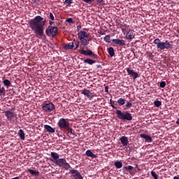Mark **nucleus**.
Wrapping results in <instances>:
<instances>
[{
  "mask_svg": "<svg viewBox=\"0 0 179 179\" xmlns=\"http://www.w3.org/2000/svg\"><path fill=\"white\" fill-rule=\"evenodd\" d=\"M57 125L61 131H65L70 126L69 120L64 117L60 118L57 122Z\"/></svg>",
  "mask_w": 179,
  "mask_h": 179,
  "instance_id": "obj_5",
  "label": "nucleus"
},
{
  "mask_svg": "<svg viewBox=\"0 0 179 179\" xmlns=\"http://www.w3.org/2000/svg\"><path fill=\"white\" fill-rule=\"evenodd\" d=\"M66 22L67 23H73V20L72 18H67Z\"/></svg>",
  "mask_w": 179,
  "mask_h": 179,
  "instance_id": "obj_44",
  "label": "nucleus"
},
{
  "mask_svg": "<svg viewBox=\"0 0 179 179\" xmlns=\"http://www.w3.org/2000/svg\"><path fill=\"white\" fill-rule=\"evenodd\" d=\"M42 110L45 113H51V111H54L55 110V105L52 102L48 103H43L42 106Z\"/></svg>",
  "mask_w": 179,
  "mask_h": 179,
  "instance_id": "obj_7",
  "label": "nucleus"
},
{
  "mask_svg": "<svg viewBox=\"0 0 179 179\" xmlns=\"http://www.w3.org/2000/svg\"><path fill=\"white\" fill-rule=\"evenodd\" d=\"M47 22V20L40 15L34 17L28 22L30 29L38 38H41L44 36L45 27Z\"/></svg>",
  "mask_w": 179,
  "mask_h": 179,
  "instance_id": "obj_1",
  "label": "nucleus"
},
{
  "mask_svg": "<svg viewBox=\"0 0 179 179\" xmlns=\"http://www.w3.org/2000/svg\"><path fill=\"white\" fill-rule=\"evenodd\" d=\"M69 173L71 174L75 179H83L80 173L76 169L71 170Z\"/></svg>",
  "mask_w": 179,
  "mask_h": 179,
  "instance_id": "obj_10",
  "label": "nucleus"
},
{
  "mask_svg": "<svg viewBox=\"0 0 179 179\" xmlns=\"http://www.w3.org/2000/svg\"><path fill=\"white\" fill-rule=\"evenodd\" d=\"M49 24H50L49 26H52V24H54V22L50 21Z\"/></svg>",
  "mask_w": 179,
  "mask_h": 179,
  "instance_id": "obj_48",
  "label": "nucleus"
},
{
  "mask_svg": "<svg viewBox=\"0 0 179 179\" xmlns=\"http://www.w3.org/2000/svg\"><path fill=\"white\" fill-rule=\"evenodd\" d=\"M44 129L50 134H54V132H55V129L48 124H45Z\"/></svg>",
  "mask_w": 179,
  "mask_h": 179,
  "instance_id": "obj_19",
  "label": "nucleus"
},
{
  "mask_svg": "<svg viewBox=\"0 0 179 179\" xmlns=\"http://www.w3.org/2000/svg\"><path fill=\"white\" fill-rule=\"evenodd\" d=\"M84 64H88V65H93V64H96V60H93L92 59H86L84 60Z\"/></svg>",
  "mask_w": 179,
  "mask_h": 179,
  "instance_id": "obj_25",
  "label": "nucleus"
},
{
  "mask_svg": "<svg viewBox=\"0 0 179 179\" xmlns=\"http://www.w3.org/2000/svg\"><path fill=\"white\" fill-rule=\"evenodd\" d=\"M63 169H65V170H69V169H72V167H71V164H69V163L66 162V164L64 165Z\"/></svg>",
  "mask_w": 179,
  "mask_h": 179,
  "instance_id": "obj_36",
  "label": "nucleus"
},
{
  "mask_svg": "<svg viewBox=\"0 0 179 179\" xmlns=\"http://www.w3.org/2000/svg\"><path fill=\"white\" fill-rule=\"evenodd\" d=\"M114 166H115V167H116V169H122V162H121L120 161H117L114 163Z\"/></svg>",
  "mask_w": 179,
  "mask_h": 179,
  "instance_id": "obj_28",
  "label": "nucleus"
},
{
  "mask_svg": "<svg viewBox=\"0 0 179 179\" xmlns=\"http://www.w3.org/2000/svg\"><path fill=\"white\" fill-rule=\"evenodd\" d=\"M81 41V44H83V45H89L90 43H89V40L86 39V38H82L80 39Z\"/></svg>",
  "mask_w": 179,
  "mask_h": 179,
  "instance_id": "obj_30",
  "label": "nucleus"
},
{
  "mask_svg": "<svg viewBox=\"0 0 179 179\" xmlns=\"http://www.w3.org/2000/svg\"><path fill=\"white\" fill-rule=\"evenodd\" d=\"M176 124H179V119L177 120Z\"/></svg>",
  "mask_w": 179,
  "mask_h": 179,
  "instance_id": "obj_51",
  "label": "nucleus"
},
{
  "mask_svg": "<svg viewBox=\"0 0 179 179\" xmlns=\"http://www.w3.org/2000/svg\"><path fill=\"white\" fill-rule=\"evenodd\" d=\"M49 17H50V19H51L52 20H55V17H54V15L52 14V13H50Z\"/></svg>",
  "mask_w": 179,
  "mask_h": 179,
  "instance_id": "obj_42",
  "label": "nucleus"
},
{
  "mask_svg": "<svg viewBox=\"0 0 179 179\" xmlns=\"http://www.w3.org/2000/svg\"><path fill=\"white\" fill-rule=\"evenodd\" d=\"M126 71L127 72V75H129V76H131L134 80H136L138 79V78H139V75L137 72H135L134 69H131V68L128 67L126 69Z\"/></svg>",
  "mask_w": 179,
  "mask_h": 179,
  "instance_id": "obj_8",
  "label": "nucleus"
},
{
  "mask_svg": "<svg viewBox=\"0 0 179 179\" xmlns=\"http://www.w3.org/2000/svg\"><path fill=\"white\" fill-rule=\"evenodd\" d=\"M4 115L7 117L8 121H12L15 118V113L13 109H9L4 112Z\"/></svg>",
  "mask_w": 179,
  "mask_h": 179,
  "instance_id": "obj_9",
  "label": "nucleus"
},
{
  "mask_svg": "<svg viewBox=\"0 0 179 179\" xmlns=\"http://www.w3.org/2000/svg\"><path fill=\"white\" fill-rule=\"evenodd\" d=\"M85 3H92V2H94V0H83Z\"/></svg>",
  "mask_w": 179,
  "mask_h": 179,
  "instance_id": "obj_43",
  "label": "nucleus"
},
{
  "mask_svg": "<svg viewBox=\"0 0 179 179\" xmlns=\"http://www.w3.org/2000/svg\"><path fill=\"white\" fill-rule=\"evenodd\" d=\"M3 83L4 86H6V87H10V86L11 85V83L8 79L4 80L3 81Z\"/></svg>",
  "mask_w": 179,
  "mask_h": 179,
  "instance_id": "obj_33",
  "label": "nucleus"
},
{
  "mask_svg": "<svg viewBox=\"0 0 179 179\" xmlns=\"http://www.w3.org/2000/svg\"><path fill=\"white\" fill-rule=\"evenodd\" d=\"M113 43L120 47H124L125 45V41L124 39H113Z\"/></svg>",
  "mask_w": 179,
  "mask_h": 179,
  "instance_id": "obj_14",
  "label": "nucleus"
},
{
  "mask_svg": "<svg viewBox=\"0 0 179 179\" xmlns=\"http://www.w3.org/2000/svg\"><path fill=\"white\" fill-rule=\"evenodd\" d=\"M153 44L157 45V48L158 50H172L173 45L170 44V42L169 41H166L165 42H162L160 39L156 38L153 41Z\"/></svg>",
  "mask_w": 179,
  "mask_h": 179,
  "instance_id": "obj_2",
  "label": "nucleus"
},
{
  "mask_svg": "<svg viewBox=\"0 0 179 179\" xmlns=\"http://www.w3.org/2000/svg\"><path fill=\"white\" fill-rule=\"evenodd\" d=\"M118 27L121 29L123 34H125V33L129 30V25L124 23V22H120L117 24Z\"/></svg>",
  "mask_w": 179,
  "mask_h": 179,
  "instance_id": "obj_12",
  "label": "nucleus"
},
{
  "mask_svg": "<svg viewBox=\"0 0 179 179\" xmlns=\"http://www.w3.org/2000/svg\"><path fill=\"white\" fill-rule=\"evenodd\" d=\"M81 94H84V96H86L87 99H89V100H92V99L94 97L93 93H92L90 90L86 89L81 90Z\"/></svg>",
  "mask_w": 179,
  "mask_h": 179,
  "instance_id": "obj_11",
  "label": "nucleus"
},
{
  "mask_svg": "<svg viewBox=\"0 0 179 179\" xmlns=\"http://www.w3.org/2000/svg\"><path fill=\"white\" fill-rule=\"evenodd\" d=\"M104 41H106V43H111V39L110 38V35H106L104 38H103Z\"/></svg>",
  "mask_w": 179,
  "mask_h": 179,
  "instance_id": "obj_34",
  "label": "nucleus"
},
{
  "mask_svg": "<svg viewBox=\"0 0 179 179\" xmlns=\"http://www.w3.org/2000/svg\"><path fill=\"white\" fill-rule=\"evenodd\" d=\"M115 114L117 118L122 121H132V115L128 111L122 112L121 110H117Z\"/></svg>",
  "mask_w": 179,
  "mask_h": 179,
  "instance_id": "obj_3",
  "label": "nucleus"
},
{
  "mask_svg": "<svg viewBox=\"0 0 179 179\" xmlns=\"http://www.w3.org/2000/svg\"><path fill=\"white\" fill-rule=\"evenodd\" d=\"M0 93H3V94H5V88L3 87L0 88Z\"/></svg>",
  "mask_w": 179,
  "mask_h": 179,
  "instance_id": "obj_45",
  "label": "nucleus"
},
{
  "mask_svg": "<svg viewBox=\"0 0 179 179\" xmlns=\"http://www.w3.org/2000/svg\"><path fill=\"white\" fill-rule=\"evenodd\" d=\"M79 52L80 54H82L85 57H90V58H95V59H97V58H99V56L94 54V52H93V51H92V50L90 49H87V50L83 49L79 50Z\"/></svg>",
  "mask_w": 179,
  "mask_h": 179,
  "instance_id": "obj_6",
  "label": "nucleus"
},
{
  "mask_svg": "<svg viewBox=\"0 0 179 179\" xmlns=\"http://www.w3.org/2000/svg\"><path fill=\"white\" fill-rule=\"evenodd\" d=\"M27 171H28V173H30V174H31V176H34L35 177H37L38 176L40 175V172H38L37 171H34L33 169H28Z\"/></svg>",
  "mask_w": 179,
  "mask_h": 179,
  "instance_id": "obj_22",
  "label": "nucleus"
},
{
  "mask_svg": "<svg viewBox=\"0 0 179 179\" xmlns=\"http://www.w3.org/2000/svg\"><path fill=\"white\" fill-rule=\"evenodd\" d=\"M85 155L87 157H92V159H96L97 157V155H94L90 150H87L85 152Z\"/></svg>",
  "mask_w": 179,
  "mask_h": 179,
  "instance_id": "obj_21",
  "label": "nucleus"
},
{
  "mask_svg": "<svg viewBox=\"0 0 179 179\" xmlns=\"http://www.w3.org/2000/svg\"><path fill=\"white\" fill-rule=\"evenodd\" d=\"M125 34L127 40H134V38H135V33H134V30L131 29H129Z\"/></svg>",
  "mask_w": 179,
  "mask_h": 179,
  "instance_id": "obj_13",
  "label": "nucleus"
},
{
  "mask_svg": "<svg viewBox=\"0 0 179 179\" xmlns=\"http://www.w3.org/2000/svg\"><path fill=\"white\" fill-rule=\"evenodd\" d=\"M151 176L154 178V179H159V175L156 173L155 171H151Z\"/></svg>",
  "mask_w": 179,
  "mask_h": 179,
  "instance_id": "obj_35",
  "label": "nucleus"
},
{
  "mask_svg": "<svg viewBox=\"0 0 179 179\" xmlns=\"http://www.w3.org/2000/svg\"><path fill=\"white\" fill-rule=\"evenodd\" d=\"M140 138L145 139V142H148L149 143H150L152 141V137L150 136L145 134H140Z\"/></svg>",
  "mask_w": 179,
  "mask_h": 179,
  "instance_id": "obj_17",
  "label": "nucleus"
},
{
  "mask_svg": "<svg viewBox=\"0 0 179 179\" xmlns=\"http://www.w3.org/2000/svg\"><path fill=\"white\" fill-rule=\"evenodd\" d=\"M108 52L110 57H114L115 55V52L114 51V48L110 47L108 48Z\"/></svg>",
  "mask_w": 179,
  "mask_h": 179,
  "instance_id": "obj_24",
  "label": "nucleus"
},
{
  "mask_svg": "<svg viewBox=\"0 0 179 179\" xmlns=\"http://www.w3.org/2000/svg\"><path fill=\"white\" fill-rule=\"evenodd\" d=\"M126 107H127V108H131V107H132V103L127 102L126 104Z\"/></svg>",
  "mask_w": 179,
  "mask_h": 179,
  "instance_id": "obj_41",
  "label": "nucleus"
},
{
  "mask_svg": "<svg viewBox=\"0 0 179 179\" xmlns=\"http://www.w3.org/2000/svg\"><path fill=\"white\" fill-rule=\"evenodd\" d=\"M110 104L111 105V107H113V108L117 109V107L114 106V101H113V99H110Z\"/></svg>",
  "mask_w": 179,
  "mask_h": 179,
  "instance_id": "obj_40",
  "label": "nucleus"
},
{
  "mask_svg": "<svg viewBox=\"0 0 179 179\" xmlns=\"http://www.w3.org/2000/svg\"><path fill=\"white\" fill-rule=\"evenodd\" d=\"M103 34H104V33H101V36H103Z\"/></svg>",
  "mask_w": 179,
  "mask_h": 179,
  "instance_id": "obj_52",
  "label": "nucleus"
},
{
  "mask_svg": "<svg viewBox=\"0 0 179 179\" xmlns=\"http://www.w3.org/2000/svg\"><path fill=\"white\" fill-rule=\"evenodd\" d=\"M159 87L162 89H164V87H166V82L162 81L159 84Z\"/></svg>",
  "mask_w": 179,
  "mask_h": 179,
  "instance_id": "obj_39",
  "label": "nucleus"
},
{
  "mask_svg": "<svg viewBox=\"0 0 179 179\" xmlns=\"http://www.w3.org/2000/svg\"><path fill=\"white\" fill-rule=\"evenodd\" d=\"M87 40H89V41H90V40H92L91 38H90V39H87Z\"/></svg>",
  "mask_w": 179,
  "mask_h": 179,
  "instance_id": "obj_54",
  "label": "nucleus"
},
{
  "mask_svg": "<svg viewBox=\"0 0 179 179\" xmlns=\"http://www.w3.org/2000/svg\"><path fill=\"white\" fill-rule=\"evenodd\" d=\"M64 3L66 5V6H70L72 3V0H65Z\"/></svg>",
  "mask_w": 179,
  "mask_h": 179,
  "instance_id": "obj_38",
  "label": "nucleus"
},
{
  "mask_svg": "<svg viewBox=\"0 0 179 179\" xmlns=\"http://www.w3.org/2000/svg\"><path fill=\"white\" fill-rule=\"evenodd\" d=\"M120 142L123 146H128V137L123 136L120 138Z\"/></svg>",
  "mask_w": 179,
  "mask_h": 179,
  "instance_id": "obj_18",
  "label": "nucleus"
},
{
  "mask_svg": "<svg viewBox=\"0 0 179 179\" xmlns=\"http://www.w3.org/2000/svg\"><path fill=\"white\" fill-rule=\"evenodd\" d=\"M138 171H141V169H138Z\"/></svg>",
  "mask_w": 179,
  "mask_h": 179,
  "instance_id": "obj_53",
  "label": "nucleus"
},
{
  "mask_svg": "<svg viewBox=\"0 0 179 179\" xmlns=\"http://www.w3.org/2000/svg\"><path fill=\"white\" fill-rule=\"evenodd\" d=\"M66 131H67V132L69 134V136H71V135H72L73 136V138H75V136H76V134H75V130H73L72 127H71V126L67 127Z\"/></svg>",
  "mask_w": 179,
  "mask_h": 179,
  "instance_id": "obj_20",
  "label": "nucleus"
},
{
  "mask_svg": "<svg viewBox=\"0 0 179 179\" xmlns=\"http://www.w3.org/2000/svg\"><path fill=\"white\" fill-rule=\"evenodd\" d=\"M154 106H155V107H160V106H162V101H155L154 102Z\"/></svg>",
  "mask_w": 179,
  "mask_h": 179,
  "instance_id": "obj_37",
  "label": "nucleus"
},
{
  "mask_svg": "<svg viewBox=\"0 0 179 179\" xmlns=\"http://www.w3.org/2000/svg\"><path fill=\"white\" fill-rule=\"evenodd\" d=\"M96 2H99V3H103V0H96Z\"/></svg>",
  "mask_w": 179,
  "mask_h": 179,
  "instance_id": "obj_49",
  "label": "nucleus"
},
{
  "mask_svg": "<svg viewBox=\"0 0 179 179\" xmlns=\"http://www.w3.org/2000/svg\"><path fill=\"white\" fill-rule=\"evenodd\" d=\"M173 179H179V175H178L177 176H174Z\"/></svg>",
  "mask_w": 179,
  "mask_h": 179,
  "instance_id": "obj_50",
  "label": "nucleus"
},
{
  "mask_svg": "<svg viewBox=\"0 0 179 179\" xmlns=\"http://www.w3.org/2000/svg\"><path fill=\"white\" fill-rule=\"evenodd\" d=\"M18 135L20 139H22V141H24L26 134H24V131L22 129H20L18 131Z\"/></svg>",
  "mask_w": 179,
  "mask_h": 179,
  "instance_id": "obj_23",
  "label": "nucleus"
},
{
  "mask_svg": "<svg viewBox=\"0 0 179 179\" xmlns=\"http://www.w3.org/2000/svg\"><path fill=\"white\" fill-rule=\"evenodd\" d=\"M50 156L55 160L54 161L52 159H50L51 162H53V163L57 164L58 160H59V155H58V153H57V152H50Z\"/></svg>",
  "mask_w": 179,
  "mask_h": 179,
  "instance_id": "obj_15",
  "label": "nucleus"
},
{
  "mask_svg": "<svg viewBox=\"0 0 179 179\" xmlns=\"http://www.w3.org/2000/svg\"><path fill=\"white\" fill-rule=\"evenodd\" d=\"M73 50H76L78 48V47H79V41H73Z\"/></svg>",
  "mask_w": 179,
  "mask_h": 179,
  "instance_id": "obj_32",
  "label": "nucleus"
},
{
  "mask_svg": "<svg viewBox=\"0 0 179 179\" xmlns=\"http://www.w3.org/2000/svg\"><path fill=\"white\" fill-rule=\"evenodd\" d=\"M90 36V34H87V32L85 31V38H89Z\"/></svg>",
  "mask_w": 179,
  "mask_h": 179,
  "instance_id": "obj_46",
  "label": "nucleus"
},
{
  "mask_svg": "<svg viewBox=\"0 0 179 179\" xmlns=\"http://www.w3.org/2000/svg\"><path fill=\"white\" fill-rule=\"evenodd\" d=\"M45 34L48 37H52V38H54L57 36V34H58V27L48 26L45 29Z\"/></svg>",
  "mask_w": 179,
  "mask_h": 179,
  "instance_id": "obj_4",
  "label": "nucleus"
},
{
  "mask_svg": "<svg viewBox=\"0 0 179 179\" xmlns=\"http://www.w3.org/2000/svg\"><path fill=\"white\" fill-rule=\"evenodd\" d=\"M136 167H138V164L136 165Z\"/></svg>",
  "mask_w": 179,
  "mask_h": 179,
  "instance_id": "obj_55",
  "label": "nucleus"
},
{
  "mask_svg": "<svg viewBox=\"0 0 179 179\" xmlns=\"http://www.w3.org/2000/svg\"><path fill=\"white\" fill-rule=\"evenodd\" d=\"M124 169L127 171H129V174H131V176H132V172L131 171L134 170V166H124Z\"/></svg>",
  "mask_w": 179,
  "mask_h": 179,
  "instance_id": "obj_29",
  "label": "nucleus"
},
{
  "mask_svg": "<svg viewBox=\"0 0 179 179\" xmlns=\"http://www.w3.org/2000/svg\"><path fill=\"white\" fill-rule=\"evenodd\" d=\"M105 92H106V93H108V86L105 87Z\"/></svg>",
  "mask_w": 179,
  "mask_h": 179,
  "instance_id": "obj_47",
  "label": "nucleus"
},
{
  "mask_svg": "<svg viewBox=\"0 0 179 179\" xmlns=\"http://www.w3.org/2000/svg\"><path fill=\"white\" fill-rule=\"evenodd\" d=\"M73 44L69 43H66L64 46V50H73Z\"/></svg>",
  "mask_w": 179,
  "mask_h": 179,
  "instance_id": "obj_26",
  "label": "nucleus"
},
{
  "mask_svg": "<svg viewBox=\"0 0 179 179\" xmlns=\"http://www.w3.org/2000/svg\"><path fill=\"white\" fill-rule=\"evenodd\" d=\"M66 163V159L64 158H60L58 159L57 163H56V164L59 166V167H62V169H64Z\"/></svg>",
  "mask_w": 179,
  "mask_h": 179,
  "instance_id": "obj_16",
  "label": "nucleus"
},
{
  "mask_svg": "<svg viewBox=\"0 0 179 179\" xmlns=\"http://www.w3.org/2000/svg\"><path fill=\"white\" fill-rule=\"evenodd\" d=\"M117 104H119V106H124V104H125V99H122V98H120L119 99H117Z\"/></svg>",
  "mask_w": 179,
  "mask_h": 179,
  "instance_id": "obj_31",
  "label": "nucleus"
},
{
  "mask_svg": "<svg viewBox=\"0 0 179 179\" xmlns=\"http://www.w3.org/2000/svg\"><path fill=\"white\" fill-rule=\"evenodd\" d=\"M85 34H86V31H80L78 33V38H80V40H82V38H85Z\"/></svg>",
  "mask_w": 179,
  "mask_h": 179,
  "instance_id": "obj_27",
  "label": "nucleus"
}]
</instances>
